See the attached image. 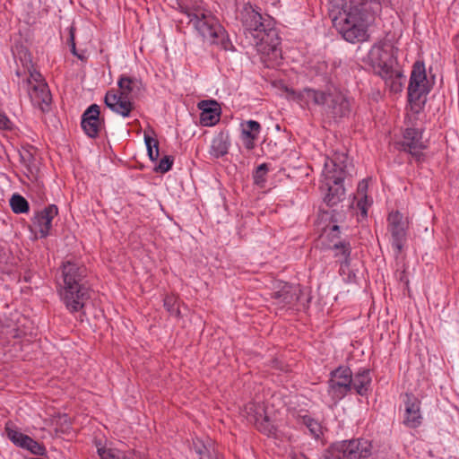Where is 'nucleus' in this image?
Listing matches in <instances>:
<instances>
[{
	"label": "nucleus",
	"instance_id": "obj_31",
	"mask_svg": "<svg viewBox=\"0 0 459 459\" xmlns=\"http://www.w3.org/2000/svg\"><path fill=\"white\" fill-rule=\"evenodd\" d=\"M403 150L407 151L409 145H422L421 133L415 128H407L403 134Z\"/></svg>",
	"mask_w": 459,
	"mask_h": 459
},
{
	"label": "nucleus",
	"instance_id": "obj_38",
	"mask_svg": "<svg viewBox=\"0 0 459 459\" xmlns=\"http://www.w3.org/2000/svg\"><path fill=\"white\" fill-rule=\"evenodd\" d=\"M98 455L100 459H121V453L119 450L110 447H98Z\"/></svg>",
	"mask_w": 459,
	"mask_h": 459
},
{
	"label": "nucleus",
	"instance_id": "obj_39",
	"mask_svg": "<svg viewBox=\"0 0 459 459\" xmlns=\"http://www.w3.org/2000/svg\"><path fill=\"white\" fill-rule=\"evenodd\" d=\"M173 160L171 156H164L155 168V171L162 174L169 171L172 168Z\"/></svg>",
	"mask_w": 459,
	"mask_h": 459
},
{
	"label": "nucleus",
	"instance_id": "obj_22",
	"mask_svg": "<svg viewBox=\"0 0 459 459\" xmlns=\"http://www.w3.org/2000/svg\"><path fill=\"white\" fill-rule=\"evenodd\" d=\"M370 370L360 368L354 375L352 374V389L360 396H367L371 385Z\"/></svg>",
	"mask_w": 459,
	"mask_h": 459
},
{
	"label": "nucleus",
	"instance_id": "obj_46",
	"mask_svg": "<svg viewBox=\"0 0 459 459\" xmlns=\"http://www.w3.org/2000/svg\"><path fill=\"white\" fill-rule=\"evenodd\" d=\"M70 50L72 52V54L75 56H77L79 59L81 60H83L84 58V56L83 55H81V54H78L77 50H76V46H75V43H73V46L72 48H70Z\"/></svg>",
	"mask_w": 459,
	"mask_h": 459
},
{
	"label": "nucleus",
	"instance_id": "obj_11",
	"mask_svg": "<svg viewBox=\"0 0 459 459\" xmlns=\"http://www.w3.org/2000/svg\"><path fill=\"white\" fill-rule=\"evenodd\" d=\"M248 420L255 424L261 433L266 436L275 434V427L265 413V408L261 403H250L247 406Z\"/></svg>",
	"mask_w": 459,
	"mask_h": 459
},
{
	"label": "nucleus",
	"instance_id": "obj_10",
	"mask_svg": "<svg viewBox=\"0 0 459 459\" xmlns=\"http://www.w3.org/2000/svg\"><path fill=\"white\" fill-rule=\"evenodd\" d=\"M404 413L403 424L409 429H417L422 424L421 402L411 393H405L403 398Z\"/></svg>",
	"mask_w": 459,
	"mask_h": 459
},
{
	"label": "nucleus",
	"instance_id": "obj_8",
	"mask_svg": "<svg viewBox=\"0 0 459 459\" xmlns=\"http://www.w3.org/2000/svg\"><path fill=\"white\" fill-rule=\"evenodd\" d=\"M430 91L424 63L417 61L413 64L408 86V100L413 112L420 113L423 109Z\"/></svg>",
	"mask_w": 459,
	"mask_h": 459
},
{
	"label": "nucleus",
	"instance_id": "obj_42",
	"mask_svg": "<svg viewBox=\"0 0 459 459\" xmlns=\"http://www.w3.org/2000/svg\"><path fill=\"white\" fill-rule=\"evenodd\" d=\"M340 227L338 225H333L327 234V238L329 240L328 246L332 244L331 240L334 239H342L340 236Z\"/></svg>",
	"mask_w": 459,
	"mask_h": 459
},
{
	"label": "nucleus",
	"instance_id": "obj_25",
	"mask_svg": "<svg viewBox=\"0 0 459 459\" xmlns=\"http://www.w3.org/2000/svg\"><path fill=\"white\" fill-rule=\"evenodd\" d=\"M385 82V85L390 88V91L394 93L401 92L403 87L404 76L399 70L391 68V73L387 76L380 75Z\"/></svg>",
	"mask_w": 459,
	"mask_h": 459
},
{
	"label": "nucleus",
	"instance_id": "obj_26",
	"mask_svg": "<svg viewBox=\"0 0 459 459\" xmlns=\"http://www.w3.org/2000/svg\"><path fill=\"white\" fill-rule=\"evenodd\" d=\"M297 419L299 422L305 425L308 429L311 436L316 439L320 438V437L323 435L322 426L320 422H318L316 420L313 419L309 415L299 414Z\"/></svg>",
	"mask_w": 459,
	"mask_h": 459
},
{
	"label": "nucleus",
	"instance_id": "obj_13",
	"mask_svg": "<svg viewBox=\"0 0 459 459\" xmlns=\"http://www.w3.org/2000/svg\"><path fill=\"white\" fill-rule=\"evenodd\" d=\"M369 64L378 75L387 76L393 67V59L381 45H374L368 54Z\"/></svg>",
	"mask_w": 459,
	"mask_h": 459
},
{
	"label": "nucleus",
	"instance_id": "obj_27",
	"mask_svg": "<svg viewBox=\"0 0 459 459\" xmlns=\"http://www.w3.org/2000/svg\"><path fill=\"white\" fill-rule=\"evenodd\" d=\"M330 379H335L337 382L344 383L352 389V371L347 366H339L330 372Z\"/></svg>",
	"mask_w": 459,
	"mask_h": 459
},
{
	"label": "nucleus",
	"instance_id": "obj_30",
	"mask_svg": "<svg viewBox=\"0 0 459 459\" xmlns=\"http://www.w3.org/2000/svg\"><path fill=\"white\" fill-rule=\"evenodd\" d=\"M20 158L22 165L26 168L28 177L36 178L39 168L33 154L29 151H24L20 153Z\"/></svg>",
	"mask_w": 459,
	"mask_h": 459
},
{
	"label": "nucleus",
	"instance_id": "obj_16",
	"mask_svg": "<svg viewBox=\"0 0 459 459\" xmlns=\"http://www.w3.org/2000/svg\"><path fill=\"white\" fill-rule=\"evenodd\" d=\"M58 214L56 204H49L35 213L33 222L39 229L40 238H47L52 228V221Z\"/></svg>",
	"mask_w": 459,
	"mask_h": 459
},
{
	"label": "nucleus",
	"instance_id": "obj_36",
	"mask_svg": "<svg viewBox=\"0 0 459 459\" xmlns=\"http://www.w3.org/2000/svg\"><path fill=\"white\" fill-rule=\"evenodd\" d=\"M192 449L198 455L199 459H211V449L202 440H194Z\"/></svg>",
	"mask_w": 459,
	"mask_h": 459
},
{
	"label": "nucleus",
	"instance_id": "obj_14",
	"mask_svg": "<svg viewBox=\"0 0 459 459\" xmlns=\"http://www.w3.org/2000/svg\"><path fill=\"white\" fill-rule=\"evenodd\" d=\"M132 100L133 99L127 98L115 90H109L105 95L104 102L113 112L123 117H128L134 109V103Z\"/></svg>",
	"mask_w": 459,
	"mask_h": 459
},
{
	"label": "nucleus",
	"instance_id": "obj_33",
	"mask_svg": "<svg viewBox=\"0 0 459 459\" xmlns=\"http://www.w3.org/2000/svg\"><path fill=\"white\" fill-rule=\"evenodd\" d=\"M144 142L147 148V154L152 161H156L160 156L158 140L144 134Z\"/></svg>",
	"mask_w": 459,
	"mask_h": 459
},
{
	"label": "nucleus",
	"instance_id": "obj_6",
	"mask_svg": "<svg viewBox=\"0 0 459 459\" xmlns=\"http://www.w3.org/2000/svg\"><path fill=\"white\" fill-rule=\"evenodd\" d=\"M180 13L186 16L188 23H193L201 36L215 35L221 32L218 19L206 9L201 0H190L188 4H180Z\"/></svg>",
	"mask_w": 459,
	"mask_h": 459
},
{
	"label": "nucleus",
	"instance_id": "obj_48",
	"mask_svg": "<svg viewBox=\"0 0 459 459\" xmlns=\"http://www.w3.org/2000/svg\"><path fill=\"white\" fill-rule=\"evenodd\" d=\"M266 3H269L270 4L275 6L277 4L280 3V0H264Z\"/></svg>",
	"mask_w": 459,
	"mask_h": 459
},
{
	"label": "nucleus",
	"instance_id": "obj_5",
	"mask_svg": "<svg viewBox=\"0 0 459 459\" xmlns=\"http://www.w3.org/2000/svg\"><path fill=\"white\" fill-rule=\"evenodd\" d=\"M347 156L337 155L333 159H327L325 162L324 174L326 180L327 193L324 202L327 206L333 207L344 199L345 189L342 186L347 175Z\"/></svg>",
	"mask_w": 459,
	"mask_h": 459
},
{
	"label": "nucleus",
	"instance_id": "obj_28",
	"mask_svg": "<svg viewBox=\"0 0 459 459\" xmlns=\"http://www.w3.org/2000/svg\"><path fill=\"white\" fill-rule=\"evenodd\" d=\"M5 432L7 437L17 446L22 447L24 444L26 443V439H28L30 437L28 435H25L15 428L14 424L11 421H8L5 424Z\"/></svg>",
	"mask_w": 459,
	"mask_h": 459
},
{
	"label": "nucleus",
	"instance_id": "obj_37",
	"mask_svg": "<svg viewBox=\"0 0 459 459\" xmlns=\"http://www.w3.org/2000/svg\"><path fill=\"white\" fill-rule=\"evenodd\" d=\"M164 307L173 316L179 317L180 310L177 298L172 295H167L164 298Z\"/></svg>",
	"mask_w": 459,
	"mask_h": 459
},
{
	"label": "nucleus",
	"instance_id": "obj_1",
	"mask_svg": "<svg viewBox=\"0 0 459 459\" xmlns=\"http://www.w3.org/2000/svg\"><path fill=\"white\" fill-rule=\"evenodd\" d=\"M380 11L381 0H333L330 16L342 37L357 43L368 39V27Z\"/></svg>",
	"mask_w": 459,
	"mask_h": 459
},
{
	"label": "nucleus",
	"instance_id": "obj_35",
	"mask_svg": "<svg viewBox=\"0 0 459 459\" xmlns=\"http://www.w3.org/2000/svg\"><path fill=\"white\" fill-rule=\"evenodd\" d=\"M26 443L22 448L29 450L31 454L36 455H44L46 454V447L43 444L39 443L30 437L26 439Z\"/></svg>",
	"mask_w": 459,
	"mask_h": 459
},
{
	"label": "nucleus",
	"instance_id": "obj_9",
	"mask_svg": "<svg viewBox=\"0 0 459 459\" xmlns=\"http://www.w3.org/2000/svg\"><path fill=\"white\" fill-rule=\"evenodd\" d=\"M408 221L399 211L392 212L387 217V231L395 255H399L407 242Z\"/></svg>",
	"mask_w": 459,
	"mask_h": 459
},
{
	"label": "nucleus",
	"instance_id": "obj_23",
	"mask_svg": "<svg viewBox=\"0 0 459 459\" xmlns=\"http://www.w3.org/2000/svg\"><path fill=\"white\" fill-rule=\"evenodd\" d=\"M327 394L333 402V404L336 405L341 400H342L352 389L347 384L335 381V379H328L327 381Z\"/></svg>",
	"mask_w": 459,
	"mask_h": 459
},
{
	"label": "nucleus",
	"instance_id": "obj_19",
	"mask_svg": "<svg viewBox=\"0 0 459 459\" xmlns=\"http://www.w3.org/2000/svg\"><path fill=\"white\" fill-rule=\"evenodd\" d=\"M300 289L299 285L284 283L282 287L272 293L274 304L281 307L292 305L299 299Z\"/></svg>",
	"mask_w": 459,
	"mask_h": 459
},
{
	"label": "nucleus",
	"instance_id": "obj_7",
	"mask_svg": "<svg viewBox=\"0 0 459 459\" xmlns=\"http://www.w3.org/2000/svg\"><path fill=\"white\" fill-rule=\"evenodd\" d=\"M372 444L364 438L333 443L324 453L323 459H367L372 455Z\"/></svg>",
	"mask_w": 459,
	"mask_h": 459
},
{
	"label": "nucleus",
	"instance_id": "obj_32",
	"mask_svg": "<svg viewBox=\"0 0 459 459\" xmlns=\"http://www.w3.org/2000/svg\"><path fill=\"white\" fill-rule=\"evenodd\" d=\"M10 206L16 214L27 213L30 211L29 202L21 195L13 194L10 199Z\"/></svg>",
	"mask_w": 459,
	"mask_h": 459
},
{
	"label": "nucleus",
	"instance_id": "obj_40",
	"mask_svg": "<svg viewBox=\"0 0 459 459\" xmlns=\"http://www.w3.org/2000/svg\"><path fill=\"white\" fill-rule=\"evenodd\" d=\"M425 148V145H409L407 151L416 161L421 162L424 160V154L421 150Z\"/></svg>",
	"mask_w": 459,
	"mask_h": 459
},
{
	"label": "nucleus",
	"instance_id": "obj_17",
	"mask_svg": "<svg viewBox=\"0 0 459 459\" xmlns=\"http://www.w3.org/2000/svg\"><path fill=\"white\" fill-rule=\"evenodd\" d=\"M331 242L327 248L333 252V256L340 263V272L344 273L345 269L351 264V243L345 239H332Z\"/></svg>",
	"mask_w": 459,
	"mask_h": 459
},
{
	"label": "nucleus",
	"instance_id": "obj_3",
	"mask_svg": "<svg viewBox=\"0 0 459 459\" xmlns=\"http://www.w3.org/2000/svg\"><path fill=\"white\" fill-rule=\"evenodd\" d=\"M285 92L289 100L301 108L319 107L334 119L347 117L351 112L350 99L331 82L324 87H305L301 91L286 88Z\"/></svg>",
	"mask_w": 459,
	"mask_h": 459
},
{
	"label": "nucleus",
	"instance_id": "obj_4",
	"mask_svg": "<svg viewBox=\"0 0 459 459\" xmlns=\"http://www.w3.org/2000/svg\"><path fill=\"white\" fill-rule=\"evenodd\" d=\"M60 273L62 282L58 284V294L61 301L70 313L82 311L91 292L86 266L67 260L62 263Z\"/></svg>",
	"mask_w": 459,
	"mask_h": 459
},
{
	"label": "nucleus",
	"instance_id": "obj_12",
	"mask_svg": "<svg viewBox=\"0 0 459 459\" xmlns=\"http://www.w3.org/2000/svg\"><path fill=\"white\" fill-rule=\"evenodd\" d=\"M104 124V119L100 118V106L97 104H91L82 115L81 126L91 138L98 137Z\"/></svg>",
	"mask_w": 459,
	"mask_h": 459
},
{
	"label": "nucleus",
	"instance_id": "obj_20",
	"mask_svg": "<svg viewBox=\"0 0 459 459\" xmlns=\"http://www.w3.org/2000/svg\"><path fill=\"white\" fill-rule=\"evenodd\" d=\"M117 86L119 89L117 92L131 99L138 97L144 91V85L141 79L126 74L119 76Z\"/></svg>",
	"mask_w": 459,
	"mask_h": 459
},
{
	"label": "nucleus",
	"instance_id": "obj_43",
	"mask_svg": "<svg viewBox=\"0 0 459 459\" xmlns=\"http://www.w3.org/2000/svg\"><path fill=\"white\" fill-rule=\"evenodd\" d=\"M12 128L13 123L11 122V120L4 113L0 112V129L12 130Z\"/></svg>",
	"mask_w": 459,
	"mask_h": 459
},
{
	"label": "nucleus",
	"instance_id": "obj_44",
	"mask_svg": "<svg viewBox=\"0 0 459 459\" xmlns=\"http://www.w3.org/2000/svg\"><path fill=\"white\" fill-rule=\"evenodd\" d=\"M358 208L360 210V213L362 216L366 217L368 215V199L367 196L364 195L359 201L357 203Z\"/></svg>",
	"mask_w": 459,
	"mask_h": 459
},
{
	"label": "nucleus",
	"instance_id": "obj_29",
	"mask_svg": "<svg viewBox=\"0 0 459 459\" xmlns=\"http://www.w3.org/2000/svg\"><path fill=\"white\" fill-rule=\"evenodd\" d=\"M221 30L222 31L221 32H219L216 33V36L215 35H207V36H202L204 39H209L212 43L213 44H218V45H221V48L224 49V50H234L235 48L232 44V42L230 41V39H229L228 35H227V31L225 30V29L221 26Z\"/></svg>",
	"mask_w": 459,
	"mask_h": 459
},
{
	"label": "nucleus",
	"instance_id": "obj_15",
	"mask_svg": "<svg viewBox=\"0 0 459 459\" xmlns=\"http://www.w3.org/2000/svg\"><path fill=\"white\" fill-rule=\"evenodd\" d=\"M32 104L43 113L48 112L51 108L52 95L47 82L33 84L28 89Z\"/></svg>",
	"mask_w": 459,
	"mask_h": 459
},
{
	"label": "nucleus",
	"instance_id": "obj_24",
	"mask_svg": "<svg viewBox=\"0 0 459 459\" xmlns=\"http://www.w3.org/2000/svg\"><path fill=\"white\" fill-rule=\"evenodd\" d=\"M230 145L228 133L221 132L212 140L211 153L215 158H221L226 155Z\"/></svg>",
	"mask_w": 459,
	"mask_h": 459
},
{
	"label": "nucleus",
	"instance_id": "obj_2",
	"mask_svg": "<svg viewBox=\"0 0 459 459\" xmlns=\"http://www.w3.org/2000/svg\"><path fill=\"white\" fill-rule=\"evenodd\" d=\"M239 20L246 38L258 53L269 61L281 58V38L270 15H263L258 7L247 3L240 10Z\"/></svg>",
	"mask_w": 459,
	"mask_h": 459
},
{
	"label": "nucleus",
	"instance_id": "obj_47",
	"mask_svg": "<svg viewBox=\"0 0 459 459\" xmlns=\"http://www.w3.org/2000/svg\"><path fill=\"white\" fill-rule=\"evenodd\" d=\"M368 186L367 184L362 181L359 184V191H365L367 189Z\"/></svg>",
	"mask_w": 459,
	"mask_h": 459
},
{
	"label": "nucleus",
	"instance_id": "obj_18",
	"mask_svg": "<svg viewBox=\"0 0 459 459\" xmlns=\"http://www.w3.org/2000/svg\"><path fill=\"white\" fill-rule=\"evenodd\" d=\"M201 110L200 123L204 126H212L220 121L221 108L215 100H202L198 103Z\"/></svg>",
	"mask_w": 459,
	"mask_h": 459
},
{
	"label": "nucleus",
	"instance_id": "obj_45",
	"mask_svg": "<svg viewBox=\"0 0 459 459\" xmlns=\"http://www.w3.org/2000/svg\"><path fill=\"white\" fill-rule=\"evenodd\" d=\"M67 43L70 46V48H72L73 43H75L74 29L73 27L70 28Z\"/></svg>",
	"mask_w": 459,
	"mask_h": 459
},
{
	"label": "nucleus",
	"instance_id": "obj_41",
	"mask_svg": "<svg viewBox=\"0 0 459 459\" xmlns=\"http://www.w3.org/2000/svg\"><path fill=\"white\" fill-rule=\"evenodd\" d=\"M29 88L33 84H39L40 82H46L41 74L36 70L30 71V77L27 79Z\"/></svg>",
	"mask_w": 459,
	"mask_h": 459
},
{
	"label": "nucleus",
	"instance_id": "obj_34",
	"mask_svg": "<svg viewBox=\"0 0 459 459\" xmlns=\"http://www.w3.org/2000/svg\"><path fill=\"white\" fill-rule=\"evenodd\" d=\"M269 171V167L266 163L260 164L253 173L254 183L263 187L266 182V176Z\"/></svg>",
	"mask_w": 459,
	"mask_h": 459
},
{
	"label": "nucleus",
	"instance_id": "obj_21",
	"mask_svg": "<svg viewBox=\"0 0 459 459\" xmlns=\"http://www.w3.org/2000/svg\"><path fill=\"white\" fill-rule=\"evenodd\" d=\"M240 126L244 146L247 150H253L255 145V142L258 139L262 129L261 125L255 120H247L243 121Z\"/></svg>",
	"mask_w": 459,
	"mask_h": 459
}]
</instances>
